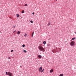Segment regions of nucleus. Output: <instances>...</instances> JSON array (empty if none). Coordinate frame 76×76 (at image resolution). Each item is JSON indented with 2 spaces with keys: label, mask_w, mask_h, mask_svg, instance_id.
<instances>
[{
  "label": "nucleus",
  "mask_w": 76,
  "mask_h": 76,
  "mask_svg": "<svg viewBox=\"0 0 76 76\" xmlns=\"http://www.w3.org/2000/svg\"><path fill=\"white\" fill-rule=\"evenodd\" d=\"M18 34L19 35V34H20V31H18L17 32Z\"/></svg>",
  "instance_id": "nucleus-16"
},
{
  "label": "nucleus",
  "mask_w": 76,
  "mask_h": 76,
  "mask_svg": "<svg viewBox=\"0 0 76 76\" xmlns=\"http://www.w3.org/2000/svg\"><path fill=\"white\" fill-rule=\"evenodd\" d=\"M42 45H40L39 47V48H43Z\"/></svg>",
  "instance_id": "nucleus-11"
},
{
  "label": "nucleus",
  "mask_w": 76,
  "mask_h": 76,
  "mask_svg": "<svg viewBox=\"0 0 76 76\" xmlns=\"http://www.w3.org/2000/svg\"><path fill=\"white\" fill-rule=\"evenodd\" d=\"M43 44H44V45H45V44H46V42L45 41H44L43 42Z\"/></svg>",
  "instance_id": "nucleus-8"
},
{
  "label": "nucleus",
  "mask_w": 76,
  "mask_h": 76,
  "mask_svg": "<svg viewBox=\"0 0 76 76\" xmlns=\"http://www.w3.org/2000/svg\"><path fill=\"white\" fill-rule=\"evenodd\" d=\"M7 75H8V72H6V75H7Z\"/></svg>",
  "instance_id": "nucleus-24"
},
{
  "label": "nucleus",
  "mask_w": 76,
  "mask_h": 76,
  "mask_svg": "<svg viewBox=\"0 0 76 76\" xmlns=\"http://www.w3.org/2000/svg\"><path fill=\"white\" fill-rule=\"evenodd\" d=\"M34 32L32 33L31 35V37L32 38L33 37V36L34 35Z\"/></svg>",
  "instance_id": "nucleus-10"
},
{
  "label": "nucleus",
  "mask_w": 76,
  "mask_h": 76,
  "mask_svg": "<svg viewBox=\"0 0 76 76\" xmlns=\"http://www.w3.org/2000/svg\"><path fill=\"white\" fill-rule=\"evenodd\" d=\"M13 50H12L11 51V52H13Z\"/></svg>",
  "instance_id": "nucleus-28"
},
{
  "label": "nucleus",
  "mask_w": 76,
  "mask_h": 76,
  "mask_svg": "<svg viewBox=\"0 0 76 76\" xmlns=\"http://www.w3.org/2000/svg\"><path fill=\"white\" fill-rule=\"evenodd\" d=\"M75 44V42L74 41L71 42L70 43V45L71 46H74V45Z\"/></svg>",
  "instance_id": "nucleus-4"
},
{
  "label": "nucleus",
  "mask_w": 76,
  "mask_h": 76,
  "mask_svg": "<svg viewBox=\"0 0 76 76\" xmlns=\"http://www.w3.org/2000/svg\"><path fill=\"white\" fill-rule=\"evenodd\" d=\"M38 57H39V58H42V56L40 55H39L38 56Z\"/></svg>",
  "instance_id": "nucleus-7"
},
{
  "label": "nucleus",
  "mask_w": 76,
  "mask_h": 76,
  "mask_svg": "<svg viewBox=\"0 0 76 76\" xmlns=\"http://www.w3.org/2000/svg\"><path fill=\"white\" fill-rule=\"evenodd\" d=\"M50 25H51V23L49 22L48 24V26H50Z\"/></svg>",
  "instance_id": "nucleus-13"
},
{
  "label": "nucleus",
  "mask_w": 76,
  "mask_h": 76,
  "mask_svg": "<svg viewBox=\"0 0 76 76\" xmlns=\"http://www.w3.org/2000/svg\"><path fill=\"white\" fill-rule=\"evenodd\" d=\"M32 15H35V13H34V12H33Z\"/></svg>",
  "instance_id": "nucleus-27"
},
{
  "label": "nucleus",
  "mask_w": 76,
  "mask_h": 76,
  "mask_svg": "<svg viewBox=\"0 0 76 76\" xmlns=\"http://www.w3.org/2000/svg\"><path fill=\"white\" fill-rule=\"evenodd\" d=\"M25 6H28V4H25Z\"/></svg>",
  "instance_id": "nucleus-21"
},
{
  "label": "nucleus",
  "mask_w": 76,
  "mask_h": 76,
  "mask_svg": "<svg viewBox=\"0 0 76 76\" xmlns=\"http://www.w3.org/2000/svg\"><path fill=\"white\" fill-rule=\"evenodd\" d=\"M10 57H8V60H10Z\"/></svg>",
  "instance_id": "nucleus-26"
},
{
  "label": "nucleus",
  "mask_w": 76,
  "mask_h": 76,
  "mask_svg": "<svg viewBox=\"0 0 76 76\" xmlns=\"http://www.w3.org/2000/svg\"><path fill=\"white\" fill-rule=\"evenodd\" d=\"M47 46L48 47H50V44H47Z\"/></svg>",
  "instance_id": "nucleus-14"
},
{
  "label": "nucleus",
  "mask_w": 76,
  "mask_h": 76,
  "mask_svg": "<svg viewBox=\"0 0 76 76\" xmlns=\"http://www.w3.org/2000/svg\"><path fill=\"white\" fill-rule=\"evenodd\" d=\"M55 51L57 53H60L61 51V49L60 48H58Z\"/></svg>",
  "instance_id": "nucleus-1"
},
{
  "label": "nucleus",
  "mask_w": 76,
  "mask_h": 76,
  "mask_svg": "<svg viewBox=\"0 0 76 76\" xmlns=\"http://www.w3.org/2000/svg\"><path fill=\"white\" fill-rule=\"evenodd\" d=\"M27 36H28V34H25L24 35V37H26Z\"/></svg>",
  "instance_id": "nucleus-15"
},
{
  "label": "nucleus",
  "mask_w": 76,
  "mask_h": 76,
  "mask_svg": "<svg viewBox=\"0 0 76 76\" xmlns=\"http://www.w3.org/2000/svg\"><path fill=\"white\" fill-rule=\"evenodd\" d=\"M21 13H25V11H24V10L22 11Z\"/></svg>",
  "instance_id": "nucleus-12"
},
{
  "label": "nucleus",
  "mask_w": 76,
  "mask_h": 76,
  "mask_svg": "<svg viewBox=\"0 0 76 76\" xmlns=\"http://www.w3.org/2000/svg\"><path fill=\"white\" fill-rule=\"evenodd\" d=\"M53 69H51L50 71V73H53Z\"/></svg>",
  "instance_id": "nucleus-5"
},
{
  "label": "nucleus",
  "mask_w": 76,
  "mask_h": 76,
  "mask_svg": "<svg viewBox=\"0 0 76 76\" xmlns=\"http://www.w3.org/2000/svg\"><path fill=\"white\" fill-rule=\"evenodd\" d=\"M56 1H57V0H56Z\"/></svg>",
  "instance_id": "nucleus-31"
},
{
  "label": "nucleus",
  "mask_w": 76,
  "mask_h": 76,
  "mask_svg": "<svg viewBox=\"0 0 76 76\" xmlns=\"http://www.w3.org/2000/svg\"><path fill=\"white\" fill-rule=\"evenodd\" d=\"M64 75L63 74H61L59 75V76H63Z\"/></svg>",
  "instance_id": "nucleus-9"
},
{
  "label": "nucleus",
  "mask_w": 76,
  "mask_h": 76,
  "mask_svg": "<svg viewBox=\"0 0 76 76\" xmlns=\"http://www.w3.org/2000/svg\"><path fill=\"white\" fill-rule=\"evenodd\" d=\"M39 50L40 51H45V49L43 48H39Z\"/></svg>",
  "instance_id": "nucleus-3"
},
{
  "label": "nucleus",
  "mask_w": 76,
  "mask_h": 76,
  "mask_svg": "<svg viewBox=\"0 0 76 76\" xmlns=\"http://www.w3.org/2000/svg\"><path fill=\"white\" fill-rule=\"evenodd\" d=\"M25 45H22V47H25Z\"/></svg>",
  "instance_id": "nucleus-20"
},
{
  "label": "nucleus",
  "mask_w": 76,
  "mask_h": 76,
  "mask_svg": "<svg viewBox=\"0 0 76 76\" xmlns=\"http://www.w3.org/2000/svg\"><path fill=\"white\" fill-rule=\"evenodd\" d=\"M42 70H43V71H44V69H42Z\"/></svg>",
  "instance_id": "nucleus-30"
},
{
  "label": "nucleus",
  "mask_w": 76,
  "mask_h": 76,
  "mask_svg": "<svg viewBox=\"0 0 76 76\" xmlns=\"http://www.w3.org/2000/svg\"><path fill=\"white\" fill-rule=\"evenodd\" d=\"M17 15V17H19V16H20L19 14H18L16 15Z\"/></svg>",
  "instance_id": "nucleus-17"
},
{
  "label": "nucleus",
  "mask_w": 76,
  "mask_h": 76,
  "mask_svg": "<svg viewBox=\"0 0 76 76\" xmlns=\"http://www.w3.org/2000/svg\"><path fill=\"white\" fill-rule=\"evenodd\" d=\"M31 23H33V21L32 20L30 21Z\"/></svg>",
  "instance_id": "nucleus-23"
},
{
  "label": "nucleus",
  "mask_w": 76,
  "mask_h": 76,
  "mask_svg": "<svg viewBox=\"0 0 76 76\" xmlns=\"http://www.w3.org/2000/svg\"><path fill=\"white\" fill-rule=\"evenodd\" d=\"M42 70V67H40L39 68V72H41V70Z\"/></svg>",
  "instance_id": "nucleus-6"
},
{
  "label": "nucleus",
  "mask_w": 76,
  "mask_h": 76,
  "mask_svg": "<svg viewBox=\"0 0 76 76\" xmlns=\"http://www.w3.org/2000/svg\"><path fill=\"white\" fill-rule=\"evenodd\" d=\"M76 39V38L75 37H74L73 38H72V40H74V39Z\"/></svg>",
  "instance_id": "nucleus-18"
},
{
  "label": "nucleus",
  "mask_w": 76,
  "mask_h": 76,
  "mask_svg": "<svg viewBox=\"0 0 76 76\" xmlns=\"http://www.w3.org/2000/svg\"><path fill=\"white\" fill-rule=\"evenodd\" d=\"M15 27H16V26H14V28H15Z\"/></svg>",
  "instance_id": "nucleus-29"
},
{
  "label": "nucleus",
  "mask_w": 76,
  "mask_h": 76,
  "mask_svg": "<svg viewBox=\"0 0 76 76\" xmlns=\"http://www.w3.org/2000/svg\"><path fill=\"white\" fill-rule=\"evenodd\" d=\"M7 75H9L10 76H13V75H12V73L10 72H8V74Z\"/></svg>",
  "instance_id": "nucleus-2"
},
{
  "label": "nucleus",
  "mask_w": 76,
  "mask_h": 76,
  "mask_svg": "<svg viewBox=\"0 0 76 76\" xmlns=\"http://www.w3.org/2000/svg\"><path fill=\"white\" fill-rule=\"evenodd\" d=\"M23 52L24 53H26L27 51H26V50H23Z\"/></svg>",
  "instance_id": "nucleus-19"
},
{
  "label": "nucleus",
  "mask_w": 76,
  "mask_h": 76,
  "mask_svg": "<svg viewBox=\"0 0 76 76\" xmlns=\"http://www.w3.org/2000/svg\"><path fill=\"white\" fill-rule=\"evenodd\" d=\"M20 67H22V66H20Z\"/></svg>",
  "instance_id": "nucleus-32"
},
{
  "label": "nucleus",
  "mask_w": 76,
  "mask_h": 76,
  "mask_svg": "<svg viewBox=\"0 0 76 76\" xmlns=\"http://www.w3.org/2000/svg\"><path fill=\"white\" fill-rule=\"evenodd\" d=\"M44 72V71L43 70H42V71H41V73H42V72Z\"/></svg>",
  "instance_id": "nucleus-25"
},
{
  "label": "nucleus",
  "mask_w": 76,
  "mask_h": 76,
  "mask_svg": "<svg viewBox=\"0 0 76 76\" xmlns=\"http://www.w3.org/2000/svg\"><path fill=\"white\" fill-rule=\"evenodd\" d=\"M16 32V31L15 30L14 31H13V33H15V32Z\"/></svg>",
  "instance_id": "nucleus-22"
}]
</instances>
